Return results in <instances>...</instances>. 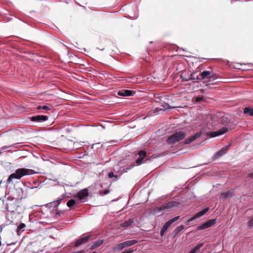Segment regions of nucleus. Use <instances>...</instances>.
<instances>
[{
	"mask_svg": "<svg viewBox=\"0 0 253 253\" xmlns=\"http://www.w3.org/2000/svg\"><path fill=\"white\" fill-rule=\"evenodd\" d=\"M33 173V170L31 169L20 168L17 169L15 171L11 174L7 180V186L10 184H14V179H20L25 175H31Z\"/></svg>",
	"mask_w": 253,
	"mask_h": 253,
	"instance_id": "1",
	"label": "nucleus"
},
{
	"mask_svg": "<svg viewBox=\"0 0 253 253\" xmlns=\"http://www.w3.org/2000/svg\"><path fill=\"white\" fill-rule=\"evenodd\" d=\"M220 123L221 124L225 126L221 129L218 131L210 132L208 135L211 137H216L219 135H222L226 133L229 129H231V124H233V121L228 120L227 117L225 116H222L220 118Z\"/></svg>",
	"mask_w": 253,
	"mask_h": 253,
	"instance_id": "2",
	"label": "nucleus"
},
{
	"mask_svg": "<svg viewBox=\"0 0 253 253\" xmlns=\"http://www.w3.org/2000/svg\"><path fill=\"white\" fill-rule=\"evenodd\" d=\"M211 72L210 71H203L201 74V78H199L198 76L196 77H195V73H192L191 74L190 76H189L188 78H184L183 77V75H181V78L183 80L185 81H188L191 80H205L207 78H210V79H211Z\"/></svg>",
	"mask_w": 253,
	"mask_h": 253,
	"instance_id": "3",
	"label": "nucleus"
},
{
	"mask_svg": "<svg viewBox=\"0 0 253 253\" xmlns=\"http://www.w3.org/2000/svg\"><path fill=\"white\" fill-rule=\"evenodd\" d=\"M185 136L183 131L176 132L168 138V142L169 144H174L182 139Z\"/></svg>",
	"mask_w": 253,
	"mask_h": 253,
	"instance_id": "4",
	"label": "nucleus"
},
{
	"mask_svg": "<svg viewBox=\"0 0 253 253\" xmlns=\"http://www.w3.org/2000/svg\"><path fill=\"white\" fill-rule=\"evenodd\" d=\"M19 207L18 201L16 199L10 201L6 204L7 211L11 213H14L16 211Z\"/></svg>",
	"mask_w": 253,
	"mask_h": 253,
	"instance_id": "5",
	"label": "nucleus"
},
{
	"mask_svg": "<svg viewBox=\"0 0 253 253\" xmlns=\"http://www.w3.org/2000/svg\"><path fill=\"white\" fill-rule=\"evenodd\" d=\"M137 242V241L135 240H128L125 241L123 243L119 244L118 245H117L115 248L114 250L115 251H121L123 249L128 247L129 246H131L132 245H134Z\"/></svg>",
	"mask_w": 253,
	"mask_h": 253,
	"instance_id": "6",
	"label": "nucleus"
},
{
	"mask_svg": "<svg viewBox=\"0 0 253 253\" xmlns=\"http://www.w3.org/2000/svg\"><path fill=\"white\" fill-rule=\"evenodd\" d=\"M209 208H206L201 211L196 213L193 216H192L187 221L188 224H189L191 221L194 220L197 218H199L204 215L209 211Z\"/></svg>",
	"mask_w": 253,
	"mask_h": 253,
	"instance_id": "7",
	"label": "nucleus"
},
{
	"mask_svg": "<svg viewBox=\"0 0 253 253\" xmlns=\"http://www.w3.org/2000/svg\"><path fill=\"white\" fill-rule=\"evenodd\" d=\"M216 220L215 219H210L208 221L205 222L202 225L198 227V230H203L208 228L211 227L212 225L214 224L216 222Z\"/></svg>",
	"mask_w": 253,
	"mask_h": 253,
	"instance_id": "8",
	"label": "nucleus"
},
{
	"mask_svg": "<svg viewBox=\"0 0 253 253\" xmlns=\"http://www.w3.org/2000/svg\"><path fill=\"white\" fill-rule=\"evenodd\" d=\"M48 118L46 116L44 115H37L36 116H33L31 118V121L32 122L37 123H42L47 120Z\"/></svg>",
	"mask_w": 253,
	"mask_h": 253,
	"instance_id": "9",
	"label": "nucleus"
},
{
	"mask_svg": "<svg viewBox=\"0 0 253 253\" xmlns=\"http://www.w3.org/2000/svg\"><path fill=\"white\" fill-rule=\"evenodd\" d=\"M228 151V147L225 146L217 151L213 156V159L215 160L225 154Z\"/></svg>",
	"mask_w": 253,
	"mask_h": 253,
	"instance_id": "10",
	"label": "nucleus"
},
{
	"mask_svg": "<svg viewBox=\"0 0 253 253\" xmlns=\"http://www.w3.org/2000/svg\"><path fill=\"white\" fill-rule=\"evenodd\" d=\"M139 158L136 160V163L137 165H141L143 163V160L146 156V153L143 150H141L138 152Z\"/></svg>",
	"mask_w": 253,
	"mask_h": 253,
	"instance_id": "11",
	"label": "nucleus"
},
{
	"mask_svg": "<svg viewBox=\"0 0 253 253\" xmlns=\"http://www.w3.org/2000/svg\"><path fill=\"white\" fill-rule=\"evenodd\" d=\"M118 94L123 96H130L132 95V91L130 90H123L118 91Z\"/></svg>",
	"mask_w": 253,
	"mask_h": 253,
	"instance_id": "12",
	"label": "nucleus"
},
{
	"mask_svg": "<svg viewBox=\"0 0 253 253\" xmlns=\"http://www.w3.org/2000/svg\"><path fill=\"white\" fill-rule=\"evenodd\" d=\"M162 108H156L155 109V111L157 113H159L160 111H165L166 110L169 109H171V108H174L175 107H171L169 106L168 104L167 103L164 104L163 105H162Z\"/></svg>",
	"mask_w": 253,
	"mask_h": 253,
	"instance_id": "13",
	"label": "nucleus"
},
{
	"mask_svg": "<svg viewBox=\"0 0 253 253\" xmlns=\"http://www.w3.org/2000/svg\"><path fill=\"white\" fill-rule=\"evenodd\" d=\"M203 244L202 243H198L193 249L189 252V253H196L200 250L203 247Z\"/></svg>",
	"mask_w": 253,
	"mask_h": 253,
	"instance_id": "14",
	"label": "nucleus"
},
{
	"mask_svg": "<svg viewBox=\"0 0 253 253\" xmlns=\"http://www.w3.org/2000/svg\"><path fill=\"white\" fill-rule=\"evenodd\" d=\"M104 240L102 239H99L97 241H95L93 243L92 245L90 247L91 250H94L97 248L98 247H99L100 245H101L103 243Z\"/></svg>",
	"mask_w": 253,
	"mask_h": 253,
	"instance_id": "15",
	"label": "nucleus"
},
{
	"mask_svg": "<svg viewBox=\"0 0 253 253\" xmlns=\"http://www.w3.org/2000/svg\"><path fill=\"white\" fill-rule=\"evenodd\" d=\"M65 196L63 195H62L60 196L58 198L57 200L55 201H54L52 204L53 206L55 207H57L61 202V201L64 199Z\"/></svg>",
	"mask_w": 253,
	"mask_h": 253,
	"instance_id": "16",
	"label": "nucleus"
},
{
	"mask_svg": "<svg viewBox=\"0 0 253 253\" xmlns=\"http://www.w3.org/2000/svg\"><path fill=\"white\" fill-rule=\"evenodd\" d=\"M88 195V190L87 189H84L80 191V201L85 197Z\"/></svg>",
	"mask_w": 253,
	"mask_h": 253,
	"instance_id": "17",
	"label": "nucleus"
},
{
	"mask_svg": "<svg viewBox=\"0 0 253 253\" xmlns=\"http://www.w3.org/2000/svg\"><path fill=\"white\" fill-rule=\"evenodd\" d=\"M244 113L245 114L250 115L251 116H253V108L246 107L244 109Z\"/></svg>",
	"mask_w": 253,
	"mask_h": 253,
	"instance_id": "18",
	"label": "nucleus"
},
{
	"mask_svg": "<svg viewBox=\"0 0 253 253\" xmlns=\"http://www.w3.org/2000/svg\"><path fill=\"white\" fill-rule=\"evenodd\" d=\"M178 203L174 202H170L167 203L164 206L165 208H169L172 207L176 206Z\"/></svg>",
	"mask_w": 253,
	"mask_h": 253,
	"instance_id": "19",
	"label": "nucleus"
},
{
	"mask_svg": "<svg viewBox=\"0 0 253 253\" xmlns=\"http://www.w3.org/2000/svg\"><path fill=\"white\" fill-rule=\"evenodd\" d=\"M25 224L24 223H21L17 227V232L18 235H19V232L21 231H24L25 228Z\"/></svg>",
	"mask_w": 253,
	"mask_h": 253,
	"instance_id": "20",
	"label": "nucleus"
},
{
	"mask_svg": "<svg viewBox=\"0 0 253 253\" xmlns=\"http://www.w3.org/2000/svg\"><path fill=\"white\" fill-rule=\"evenodd\" d=\"M132 223L131 219H128V220L121 223V226L123 227H126L130 225Z\"/></svg>",
	"mask_w": 253,
	"mask_h": 253,
	"instance_id": "21",
	"label": "nucleus"
},
{
	"mask_svg": "<svg viewBox=\"0 0 253 253\" xmlns=\"http://www.w3.org/2000/svg\"><path fill=\"white\" fill-rule=\"evenodd\" d=\"M179 218V216H176L175 217H173L171 218V219L169 220L168 221H167L166 223L168 225L170 226L172 223L176 221L178 218Z\"/></svg>",
	"mask_w": 253,
	"mask_h": 253,
	"instance_id": "22",
	"label": "nucleus"
},
{
	"mask_svg": "<svg viewBox=\"0 0 253 253\" xmlns=\"http://www.w3.org/2000/svg\"><path fill=\"white\" fill-rule=\"evenodd\" d=\"M169 227V226H168L166 223L165 224V225L163 226L161 230L160 233L162 236H163L165 234Z\"/></svg>",
	"mask_w": 253,
	"mask_h": 253,
	"instance_id": "23",
	"label": "nucleus"
},
{
	"mask_svg": "<svg viewBox=\"0 0 253 253\" xmlns=\"http://www.w3.org/2000/svg\"><path fill=\"white\" fill-rule=\"evenodd\" d=\"M75 204V201L74 199H71L67 203V205L69 208H72Z\"/></svg>",
	"mask_w": 253,
	"mask_h": 253,
	"instance_id": "24",
	"label": "nucleus"
},
{
	"mask_svg": "<svg viewBox=\"0 0 253 253\" xmlns=\"http://www.w3.org/2000/svg\"><path fill=\"white\" fill-rule=\"evenodd\" d=\"M231 194H232V192L231 191H229L225 192V193H222L221 194V196L223 198H226V197H228L229 195H230Z\"/></svg>",
	"mask_w": 253,
	"mask_h": 253,
	"instance_id": "25",
	"label": "nucleus"
},
{
	"mask_svg": "<svg viewBox=\"0 0 253 253\" xmlns=\"http://www.w3.org/2000/svg\"><path fill=\"white\" fill-rule=\"evenodd\" d=\"M89 236H85L84 237L80 238V244L82 243L85 242L88 240Z\"/></svg>",
	"mask_w": 253,
	"mask_h": 253,
	"instance_id": "26",
	"label": "nucleus"
},
{
	"mask_svg": "<svg viewBox=\"0 0 253 253\" xmlns=\"http://www.w3.org/2000/svg\"><path fill=\"white\" fill-rule=\"evenodd\" d=\"M194 140V139H193L192 136H191L190 138H189L188 139H186L185 140L184 143L186 144H188L191 143V142H192Z\"/></svg>",
	"mask_w": 253,
	"mask_h": 253,
	"instance_id": "27",
	"label": "nucleus"
},
{
	"mask_svg": "<svg viewBox=\"0 0 253 253\" xmlns=\"http://www.w3.org/2000/svg\"><path fill=\"white\" fill-rule=\"evenodd\" d=\"M38 109H44L45 110H50L49 107H48V106H46V105H44L42 106H39V107H38Z\"/></svg>",
	"mask_w": 253,
	"mask_h": 253,
	"instance_id": "28",
	"label": "nucleus"
},
{
	"mask_svg": "<svg viewBox=\"0 0 253 253\" xmlns=\"http://www.w3.org/2000/svg\"><path fill=\"white\" fill-rule=\"evenodd\" d=\"M108 176L110 178L115 177L117 179L118 178V176L117 175H115L113 172H109L108 174Z\"/></svg>",
	"mask_w": 253,
	"mask_h": 253,
	"instance_id": "29",
	"label": "nucleus"
},
{
	"mask_svg": "<svg viewBox=\"0 0 253 253\" xmlns=\"http://www.w3.org/2000/svg\"><path fill=\"white\" fill-rule=\"evenodd\" d=\"M201 132H198V133H196L194 135L192 136L193 138V139L195 140L196 138L200 137L201 136Z\"/></svg>",
	"mask_w": 253,
	"mask_h": 253,
	"instance_id": "30",
	"label": "nucleus"
},
{
	"mask_svg": "<svg viewBox=\"0 0 253 253\" xmlns=\"http://www.w3.org/2000/svg\"><path fill=\"white\" fill-rule=\"evenodd\" d=\"M248 224L250 227L253 228V217L249 221Z\"/></svg>",
	"mask_w": 253,
	"mask_h": 253,
	"instance_id": "31",
	"label": "nucleus"
},
{
	"mask_svg": "<svg viewBox=\"0 0 253 253\" xmlns=\"http://www.w3.org/2000/svg\"><path fill=\"white\" fill-rule=\"evenodd\" d=\"M133 252V250H127L124 252H122L121 253H132Z\"/></svg>",
	"mask_w": 253,
	"mask_h": 253,
	"instance_id": "32",
	"label": "nucleus"
},
{
	"mask_svg": "<svg viewBox=\"0 0 253 253\" xmlns=\"http://www.w3.org/2000/svg\"><path fill=\"white\" fill-rule=\"evenodd\" d=\"M203 100V98L202 97H197L196 99V102H199Z\"/></svg>",
	"mask_w": 253,
	"mask_h": 253,
	"instance_id": "33",
	"label": "nucleus"
},
{
	"mask_svg": "<svg viewBox=\"0 0 253 253\" xmlns=\"http://www.w3.org/2000/svg\"><path fill=\"white\" fill-rule=\"evenodd\" d=\"M79 245V240H77L75 242V246H78Z\"/></svg>",
	"mask_w": 253,
	"mask_h": 253,
	"instance_id": "34",
	"label": "nucleus"
},
{
	"mask_svg": "<svg viewBox=\"0 0 253 253\" xmlns=\"http://www.w3.org/2000/svg\"><path fill=\"white\" fill-rule=\"evenodd\" d=\"M108 193H109V190H105V191H104V193L105 194H107Z\"/></svg>",
	"mask_w": 253,
	"mask_h": 253,
	"instance_id": "35",
	"label": "nucleus"
},
{
	"mask_svg": "<svg viewBox=\"0 0 253 253\" xmlns=\"http://www.w3.org/2000/svg\"><path fill=\"white\" fill-rule=\"evenodd\" d=\"M180 229H184V226H183V225H181V226H180Z\"/></svg>",
	"mask_w": 253,
	"mask_h": 253,
	"instance_id": "36",
	"label": "nucleus"
},
{
	"mask_svg": "<svg viewBox=\"0 0 253 253\" xmlns=\"http://www.w3.org/2000/svg\"><path fill=\"white\" fill-rule=\"evenodd\" d=\"M77 196L79 197V192L77 193Z\"/></svg>",
	"mask_w": 253,
	"mask_h": 253,
	"instance_id": "37",
	"label": "nucleus"
},
{
	"mask_svg": "<svg viewBox=\"0 0 253 253\" xmlns=\"http://www.w3.org/2000/svg\"><path fill=\"white\" fill-rule=\"evenodd\" d=\"M97 253V252H92V253Z\"/></svg>",
	"mask_w": 253,
	"mask_h": 253,
	"instance_id": "38",
	"label": "nucleus"
},
{
	"mask_svg": "<svg viewBox=\"0 0 253 253\" xmlns=\"http://www.w3.org/2000/svg\"><path fill=\"white\" fill-rule=\"evenodd\" d=\"M79 253V252H76V253Z\"/></svg>",
	"mask_w": 253,
	"mask_h": 253,
	"instance_id": "39",
	"label": "nucleus"
},
{
	"mask_svg": "<svg viewBox=\"0 0 253 253\" xmlns=\"http://www.w3.org/2000/svg\"><path fill=\"white\" fill-rule=\"evenodd\" d=\"M1 182H2V181H0V184Z\"/></svg>",
	"mask_w": 253,
	"mask_h": 253,
	"instance_id": "40",
	"label": "nucleus"
}]
</instances>
